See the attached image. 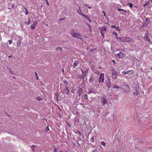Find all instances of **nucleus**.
I'll use <instances>...</instances> for the list:
<instances>
[{"mask_svg": "<svg viewBox=\"0 0 152 152\" xmlns=\"http://www.w3.org/2000/svg\"><path fill=\"white\" fill-rule=\"evenodd\" d=\"M70 34L72 35V37L81 39V34L79 33H76L74 29H72L70 32Z\"/></svg>", "mask_w": 152, "mask_h": 152, "instance_id": "f257e3e1", "label": "nucleus"}, {"mask_svg": "<svg viewBox=\"0 0 152 152\" xmlns=\"http://www.w3.org/2000/svg\"><path fill=\"white\" fill-rule=\"evenodd\" d=\"M89 70V68L87 66H84L83 69H81L82 74L86 76Z\"/></svg>", "mask_w": 152, "mask_h": 152, "instance_id": "f03ea898", "label": "nucleus"}, {"mask_svg": "<svg viewBox=\"0 0 152 152\" xmlns=\"http://www.w3.org/2000/svg\"><path fill=\"white\" fill-rule=\"evenodd\" d=\"M121 89L124 92H128L130 90V87L126 85H123L121 87Z\"/></svg>", "mask_w": 152, "mask_h": 152, "instance_id": "7ed1b4c3", "label": "nucleus"}, {"mask_svg": "<svg viewBox=\"0 0 152 152\" xmlns=\"http://www.w3.org/2000/svg\"><path fill=\"white\" fill-rule=\"evenodd\" d=\"M112 77L113 79H116L118 76L117 71L114 69L112 70Z\"/></svg>", "mask_w": 152, "mask_h": 152, "instance_id": "20e7f679", "label": "nucleus"}, {"mask_svg": "<svg viewBox=\"0 0 152 152\" xmlns=\"http://www.w3.org/2000/svg\"><path fill=\"white\" fill-rule=\"evenodd\" d=\"M115 56L118 58H123L125 56V55L124 53L123 52H120L119 53L115 55Z\"/></svg>", "mask_w": 152, "mask_h": 152, "instance_id": "39448f33", "label": "nucleus"}, {"mask_svg": "<svg viewBox=\"0 0 152 152\" xmlns=\"http://www.w3.org/2000/svg\"><path fill=\"white\" fill-rule=\"evenodd\" d=\"M144 39L145 41H147L149 43L151 42V41L150 40L149 38V36L148 33L147 32L145 35L144 37Z\"/></svg>", "mask_w": 152, "mask_h": 152, "instance_id": "423d86ee", "label": "nucleus"}, {"mask_svg": "<svg viewBox=\"0 0 152 152\" xmlns=\"http://www.w3.org/2000/svg\"><path fill=\"white\" fill-rule=\"evenodd\" d=\"M101 99L102 100L101 101V102L102 103L103 105H105L107 103V99L105 98L104 96H102L101 97Z\"/></svg>", "mask_w": 152, "mask_h": 152, "instance_id": "0eeeda50", "label": "nucleus"}, {"mask_svg": "<svg viewBox=\"0 0 152 152\" xmlns=\"http://www.w3.org/2000/svg\"><path fill=\"white\" fill-rule=\"evenodd\" d=\"M104 73H102L99 78V83L101 82L102 83L104 82Z\"/></svg>", "mask_w": 152, "mask_h": 152, "instance_id": "6e6552de", "label": "nucleus"}, {"mask_svg": "<svg viewBox=\"0 0 152 152\" xmlns=\"http://www.w3.org/2000/svg\"><path fill=\"white\" fill-rule=\"evenodd\" d=\"M135 89H134L133 90L134 91L135 90V92H133V94L134 95L137 96L138 94V92H139V86L137 85H136L135 87Z\"/></svg>", "mask_w": 152, "mask_h": 152, "instance_id": "1a4fd4ad", "label": "nucleus"}, {"mask_svg": "<svg viewBox=\"0 0 152 152\" xmlns=\"http://www.w3.org/2000/svg\"><path fill=\"white\" fill-rule=\"evenodd\" d=\"M133 39L127 37H125V42H126L130 43L131 42H133Z\"/></svg>", "mask_w": 152, "mask_h": 152, "instance_id": "9d476101", "label": "nucleus"}, {"mask_svg": "<svg viewBox=\"0 0 152 152\" xmlns=\"http://www.w3.org/2000/svg\"><path fill=\"white\" fill-rule=\"evenodd\" d=\"M37 20L35 21L30 26V28L31 29L34 30L36 28V26H37Z\"/></svg>", "mask_w": 152, "mask_h": 152, "instance_id": "9b49d317", "label": "nucleus"}, {"mask_svg": "<svg viewBox=\"0 0 152 152\" xmlns=\"http://www.w3.org/2000/svg\"><path fill=\"white\" fill-rule=\"evenodd\" d=\"M129 72H130V74H133L134 73V70H129L127 71H123L122 72V73L124 76H125L126 74H128Z\"/></svg>", "mask_w": 152, "mask_h": 152, "instance_id": "f8f14e48", "label": "nucleus"}, {"mask_svg": "<svg viewBox=\"0 0 152 152\" xmlns=\"http://www.w3.org/2000/svg\"><path fill=\"white\" fill-rule=\"evenodd\" d=\"M78 89L79 90L78 95L79 96H80L83 94L84 92V90L83 89L80 87L78 88Z\"/></svg>", "mask_w": 152, "mask_h": 152, "instance_id": "ddd939ff", "label": "nucleus"}, {"mask_svg": "<svg viewBox=\"0 0 152 152\" xmlns=\"http://www.w3.org/2000/svg\"><path fill=\"white\" fill-rule=\"evenodd\" d=\"M85 76L84 75L82 74V75H78L77 76V78L78 80L80 79H83Z\"/></svg>", "mask_w": 152, "mask_h": 152, "instance_id": "4468645a", "label": "nucleus"}, {"mask_svg": "<svg viewBox=\"0 0 152 152\" xmlns=\"http://www.w3.org/2000/svg\"><path fill=\"white\" fill-rule=\"evenodd\" d=\"M79 62L78 61H74L73 65V68H75L76 66L78 65Z\"/></svg>", "mask_w": 152, "mask_h": 152, "instance_id": "2eb2a0df", "label": "nucleus"}, {"mask_svg": "<svg viewBox=\"0 0 152 152\" xmlns=\"http://www.w3.org/2000/svg\"><path fill=\"white\" fill-rule=\"evenodd\" d=\"M69 90L68 89V87L67 86H66L64 89V92L66 94L68 95V94L69 92Z\"/></svg>", "mask_w": 152, "mask_h": 152, "instance_id": "dca6fc26", "label": "nucleus"}, {"mask_svg": "<svg viewBox=\"0 0 152 152\" xmlns=\"http://www.w3.org/2000/svg\"><path fill=\"white\" fill-rule=\"evenodd\" d=\"M94 77L93 76H91L89 80V83H93L94 82Z\"/></svg>", "mask_w": 152, "mask_h": 152, "instance_id": "f3484780", "label": "nucleus"}, {"mask_svg": "<svg viewBox=\"0 0 152 152\" xmlns=\"http://www.w3.org/2000/svg\"><path fill=\"white\" fill-rule=\"evenodd\" d=\"M79 9L80 10V13H79L78 12V13H79V14H80V15H83L85 17V18L86 19H88V18H89V17L88 16L86 15H84V14H83L82 13V12L80 10V8H79Z\"/></svg>", "mask_w": 152, "mask_h": 152, "instance_id": "a211bd4d", "label": "nucleus"}, {"mask_svg": "<svg viewBox=\"0 0 152 152\" xmlns=\"http://www.w3.org/2000/svg\"><path fill=\"white\" fill-rule=\"evenodd\" d=\"M106 85L107 86L108 88H110L111 87V84L110 79H108L107 82V83Z\"/></svg>", "mask_w": 152, "mask_h": 152, "instance_id": "6ab92c4d", "label": "nucleus"}, {"mask_svg": "<svg viewBox=\"0 0 152 152\" xmlns=\"http://www.w3.org/2000/svg\"><path fill=\"white\" fill-rule=\"evenodd\" d=\"M111 27L112 28H115L117 30V31H120V29L119 27V26H113L112 25L111 26Z\"/></svg>", "mask_w": 152, "mask_h": 152, "instance_id": "aec40b11", "label": "nucleus"}, {"mask_svg": "<svg viewBox=\"0 0 152 152\" xmlns=\"http://www.w3.org/2000/svg\"><path fill=\"white\" fill-rule=\"evenodd\" d=\"M99 29L101 30V31H106L107 29L105 26H103L102 28L101 27H99Z\"/></svg>", "mask_w": 152, "mask_h": 152, "instance_id": "412c9836", "label": "nucleus"}, {"mask_svg": "<svg viewBox=\"0 0 152 152\" xmlns=\"http://www.w3.org/2000/svg\"><path fill=\"white\" fill-rule=\"evenodd\" d=\"M62 82L65 84L66 86H67L68 85V82L66 80L64 79L63 80Z\"/></svg>", "mask_w": 152, "mask_h": 152, "instance_id": "4be33fe9", "label": "nucleus"}, {"mask_svg": "<svg viewBox=\"0 0 152 152\" xmlns=\"http://www.w3.org/2000/svg\"><path fill=\"white\" fill-rule=\"evenodd\" d=\"M95 91V89L93 88H92L89 91V93H88V94H89L90 93H94Z\"/></svg>", "mask_w": 152, "mask_h": 152, "instance_id": "5701e85b", "label": "nucleus"}, {"mask_svg": "<svg viewBox=\"0 0 152 152\" xmlns=\"http://www.w3.org/2000/svg\"><path fill=\"white\" fill-rule=\"evenodd\" d=\"M119 39L121 42H125V38H123L122 37L119 38Z\"/></svg>", "mask_w": 152, "mask_h": 152, "instance_id": "b1692460", "label": "nucleus"}, {"mask_svg": "<svg viewBox=\"0 0 152 152\" xmlns=\"http://www.w3.org/2000/svg\"><path fill=\"white\" fill-rule=\"evenodd\" d=\"M55 98H56L57 100H58L59 98V95L57 93H56L55 94Z\"/></svg>", "mask_w": 152, "mask_h": 152, "instance_id": "393cba45", "label": "nucleus"}, {"mask_svg": "<svg viewBox=\"0 0 152 152\" xmlns=\"http://www.w3.org/2000/svg\"><path fill=\"white\" fill-rule=\"evenodd\" d=\"M114 88H116L117 90H118L120 87H118L117 85H114L113 87Z\"/></svg>", "mask_w": 152, "mask_h": 152, "instance_id": "a878e982", "label": "nucleus"}, {"mask_svg": "<svg viewBox=\"0 0 152 152\" xmlns=\"http://www.w3.org/2000/svg\"><path fill=\"white\" fill-rule=\"evenodd\" d=\"M24 8L25 9V10H26L25 15H27L28 14V10H27V9L26 8V7H24Z\"/></svg>", "mask_w": 152, "mask_h": 152, "instance_id": "bb28decb", "label": "nucleus"}, {"mask_svg": "<svg viewBox=\"0 0 152 152\" xmlns=\"http://www.w3.org/2000/svg\"><path fill=\"white\" fill-rule=\"evenodd\" d=\"M28 22H25V23L26 24V25H29L30 24V22H31V21L30 20V19L29 18V19H28Z\"/></svg>", "mask_w": 152, "mask_h": 152, "instance_id": "cd10ccee", "label": "nucleus"}, {"mask_svg": "<svg viewBox=\"0 0 152 152\" xmlns=\"http://www.w3.org/2000/svg\"><path fill=\"white\" fill-rule=\"evenodd\" d=\"M101 144L103 146H105L106 145L104 141H102L101 142Z\"/></svg>", "mask_w": 152, "mask_h": 152, "instance_id": "c85d7f7f", "label": "nucleus"}, {"mask_svg": "<svg viewBox=\"0 0 152 152\" xmlns=\"http://www.w3.org/2000/svg\"><path fill=\"white\" fill-rule=\"evenodd\" d=\"M37 100H38V101H42V99L41 97L39 96L37 97Z\"/></svg>", "mask_w": 152, "mask_h": 152, "instance_id": "c756f323", "label": "nucleus"}, {"mask_svg": "<svg viewBox=\"0 0 152 152\" xmlns=\"http://www.w3.org/2000/svg\"><path fill=\"white\" fill-rule=\"evenodd\" d=\"M128 4H129V6L131 8L132 7L133 5L132 3H128Z\"/></svg>", "mask_w": 152, "mask_h": 152, "instance_id": "7c9ffc66", "label": "nucleus"}, {"mask_svg": "<svg viewBox=\"0 0 152 152\" xmlns=\"http://www.w3.org/2000/svg\"><path fill=\"white\" fill-rule=\"evenodd\" d=\"M35 146L34 145H32L31 146V149L33 151V152L34 151V148L35 147Z\"/></svg>", "mask_w": 152, "mask_h": 152, "instance_id": "2f4dec72", "label": "nucleus"}, {"mask_svg": "<svg viewBox=\"0 0 152 152\" xmlns=\"http://www.w3.org/2000/svg\"><path fill=\"white\" fill-rule=\"evenodd\" d=\"M113 35H115L116 36H117V35H118V34H117V33H116V32L114 31H113Z\"/></svg>", "mask_w": 152, "mask_h": 152, "instance_id": "473e14b6", "label": "nucleus"}, {"mask_svg": "<svg viewBox=\"0 0 152 152\" xmlns=\"http://www.w3.org/2000/svg\"><path fill=\"white\" fill-rule=\"evenodd\" d=\"M118 11H124L125 12H126V11H125V10H124V9H118Z\"/></svg>", "mask_w": 152, "mask_h": 152, "instance_id": "72a5a7b5", "label": "nucleus"}, {"mask_svg": "<svg viewBox=\"0 0 152 152\" xmlns=\"http://www.w3.org/2000/svg\"><path fill=\"white\" fill-rule=\"evenodd\" d=\"M88 96L87 94H85L84 96V98L85 99H88Z\"/></svg>", "mask_w": 152, "mask_h": 152, "instance_id": "f704fd0d", "label": "nucleus"}, {"mask_svg": "<svg viewBox=\"0 0 152 152\" xmlns=\"http://www.w3.org/2000/svg\"><path fill=\"white\" fill-rule=\"evenodd\" d=\"M145 21L146 22H148L150 21L149 19L148 18H147L145 20Z\"/></svg>", "mask_w": 152, "mask_h": 152, "instance_id": "c9c22d12", "label": "nucleus"}, {"mask_svg": "<svg viewBox=\"0 0 152 152\" xmlns=\"http://www.w3.org/2000/svg\"><path fill=\"white\" fill-rule=\"evenodd\" d=\"M46 1V3L47 4V5L48 6H49L50 5V4H49V3L48 2V0H45Z\"/></svg>", "mask_w": 152, "mask_h": 152, "instance_id": "e433bc0d", "label": "nucleus"}, {"mask_svg": "<svg viewBox=\"0 0 152 152\" xmlns=\"http://www.w3.org/2000/svg\"><path fill=\"white\" fill-rule=\"evenodd\" d=\"M101 34L102 36H103L104 37V35L102 31H101Z\"/></svg>", "mask_w": 152, "mask_h": 152, "instance_id": "4c0bfd02", "label": "nucleus"}, {"mask_svg": "<svg viewBox=\"0 0 152 152\" xmlns=\"http://www.w3.org/2000/svg\"><path fill=\"white\" fill-rule=\"evenodd\" d=\"M9 42L10 44H11L12 43V41L11 40H9Z\"/></svg>", "mask_w": 152, "mask_h": 152, "instance_id": "58836bf2", "label": "nucleus"}, {"mask_svg": "<svg viewBox=\"0 0 152 152\" xmlns=\"http://www.w3.org/2000/svg\"><path fill=\"white\" fill-rule=\"evenodd\" d=\"M91 140L92 141H93L94 142V136H93L91 138Z\"/></svg>", "mask_w": 152, "mask_h": 152, "instance_id": "ea45409f", "label": "nucleus"}, {"mask_svg": "<svg viewBox=\"0 0 152 152\" xmlns=\"http://www.w3.org/2000/svg\"><path fill=\"white\" fill-rule=\"evenodd\" d=\"M58 49H59L60 50H62V49L61 48L58 47L57 48V50H58Z\"/></svg>", "mask_w": 152, "mask_h": 152, "instance_id": "a19ab883", "label": "nucleus"}, {"mask_svg": "<svg viewBox=\"0 0 152 152\" xmlns=\"http://www.w3.org/2000/svg\"><path fill=\"white\" fill-rule=\"evenodd\" d=\"M36 78L37 80H38L39 79V77H38V75L36 76Z\"/></svg>", "mask_w": 152, "mask_h": 152, "instance_id": "79ce46f5", "label": "nucleus"}, {"mask_svg": "<svg viewBox=\"0 0 152 152\" xmlns=\"http://www.w3.org/2000/svg\"><path fill=\"white\" fill-rule=\"evenodd\" d=\"M54 152H57V149H56V148H54Z\"/></svg>", "mask_w": 152, "mask_h": 152, "instance_id": "37998d69", "label": "nucleus"}, {"mask_svg": "<svg viewBox=\"0 0 152 152\" xmlns=\"http://www.w3.org/2000/svg\"><path fill=\"white\" fill-rule=\"evenodd\" d=\"M77 131L78 132V133L79 134V135H81V132L80 131H79L78 130H77Z\"/></svg>", "mask_w": 152, "mask_h": 152, "instance_id": "c03bdc74", "label": "nucleus"}, {"mask_svg": "<svg viewBox=\"0 0 152 152\" xmlns=\"http://www.w3.org/2000/svg\"><path fill=\"white\" fill-rule=\"evenodd\" d=\"M75 91V90H73V89H72V90L71 91V92L72 93H73Z\"/></svg>", "mask_w": 152, "mask_h": 152, "instance_id": "a18cd8bd", "label": "nucleus"}, {"mask_svg": "<svg viewBox=\"0 0 152 152\" xmlns=\"http://www.w3.org/2000/svg\"><path fill=\"white\" fill-rule=\"evenodd\" d=\"M112 61L114 63V64H115V61L113 60H112Z\"/></svg>", "mask_w": 152, "mask_h": 152, "instance_id": "49530a36", "label": "nucleus"}, {"mask_svg": "<svg viewBox=\"0 0 152 152\" xmlns=\"http://www.w3.org/2000/svg\"><path fill=\"white\" fill-rule=\"evenodd\" d=\"M10 73L11 74H13V72L11 71V69H10Z\"/></svg>", "mask_w": 152, "mask_h": 152, "instance_id": "de8ad7c7", "label": "nucleus"}, {"mask_svg": "<svg viewBox=\"0 0 152 152\" xmlns=\"http://www.w3.org/2000/svg\"><path fill=\"white\" fill-rule=\"evenodd\" d=\"M102 12L104 13V15L105 16H106V14L105 13V12L104 11H102Z\"/></svg>", "mask_w": 152, "mask_h": 152, "instance_id": "09e8293b", "label": "nucleus"}, {"mask_svg": "<svg viewBox=\"0 0 152 152\" xmlns=\"http://www.w3.org/2000/svg\"><path fill=\"white\" fill-rule=\"evenodd\" d=\"M87 20L89 21L90 22H91V20H90V19L89 18H88V19Z\"/></svg>", "mask_w": 152, "mask_h": 152, "instance_id": "8fccbe9b", "label": "nucleus"}, {"mask_svg": "<svg viewBox=\"0 0 152 152\" xmlns=\"http://www.w3.org/2000/svg\"><path fill=\"white\" fill-rule=\"evenodd\" d=\"M65 18H61V19H60L59 20V21H60L61 20H63L64 19H65Z\"/></svg>", "mask_w": 152, "mask_h": 152, "instance_id": "3c124183", "label": "nucleus"}, {"mask_svg": "<svg viewBox=\"0 0 152 152\" xmlns=\"http://www.w3.org/2000/svg\"><path fill=\"white\" fill-rule=\"evenodd\" d=\"M139 142L140 143H142V141H139Z\"/></svg>", "mask_w": 152, "mask_h": 152, "instance_id": "603ef678", "label": "nucleus"}, {"mask_svg": "<svg viewBox=\"0 0 152 152\" xmlns=\"http://www.w3.org/2000/svg\"><path fill=\"white\" fill-rule=\"evenodd\" d=\"M14 4H13L12 5V8H13V7H14Z\"/></svg>", "mask_w": 152, "mask_h": 152, "instance_id": "864d4df0", "label": "nucleus"}, {"mask_svg": "<svg viewBox=\"0 0 152 152\" xmlns=\"http://www.w3.org/2000/svg\"><path fill=\"white\" fill-rule=\"evenodd\" d=\"M143 26H142L141 27H140V29H142L143 28Z\"/></svg>", "mask_w": 152, "mask_h": 152, "instance_id": "5fc2aeb1", "label": "nucleus"}, {"mask_svg": "<svg viewBox=\"0 0 152 152\" xmlns=\"http://www.w3.org/2000/svg\"><path fill=\"white\" fill-rule=\"evenodd\" d=\"M9 57V58H12V56L11 55V56H9V57Z\"/></svg>", "mask_w": 152, "mask_h": 152, "instance_id": "6e6d98bb", "label": "nucleus"}, {"mask_svg": "<svg viewBox=\"0 0 152 152\" xmlns=\"http://www.w3.org/2000/svg\"><path fill=\"white\" fill-rule=\"evenodd\" d=\"M43 120H45L46 121H47V120L45 118H43Z\"/></svg>", "mask_w": 152, "mask_h": 152, "instance_id": "4d7b16f0", "label": "nucleus"}, {"mask_svg": "<svg viewBox=\"0 0 152 152\" xmlns=\"http://www.w3.org/2000/svg\"><path fill=\"white\" fill-rule=\"evenodd\" d=\"M88 7V8H89V9H90L91 8V7L90 6Z\"/></svg>", "mask_w": 152, "mask_h": 152, "instance_id": "13d9d810", "label": "nucleus"}, {"mask_svg": "<svg viewBox=\"0 0 152 152\" xmlns=\"http://www.w3.org/2000/svg\"><path fill=\"white\" fill-rule=\"evenodd\" d=\"M96 74H98L99 73L98 72H97V71H96Z\"/></svg>", "mask_w": 152, "mask_h": 152, "instance_id": "bf43d9fd", "label": "nucleus"}, {"mask_svg": "<svg viewBox=\"0 0 152 152\" xmlns=\"http://www.w3.org/2000/svg\"><path fill=\"white\" fill-rule=\"evenodd\" d=\"M84 5L86 7H88V5L87 4H85Z\"/></svg>", "mask_w": 152, "mask_h": 152, "instance_id": "052dcab7", "label": "nucleus"}, {"mask_svg": "<svg viewBox=\"0 0 152 152\" xmlns=\"http://www.w3.org/2000/svg\"><path fill=\"white\" fill-rule=\"evenodd\" d=\"M119 38H120L119 37H116V39H119Z\"/></svg>", "mask_w": 152, "mask_h": 152, "instance_id": "680f3d73", "label": "nucleus"}, {"mask_svg": "<svg viewBox=\"0 0 152 152\" xmlns=\"http://www.w3.org/2000/svg\"><path fill=\"white\" fill-rule=\"evenodd\" d=\"M150 69L152 70V66L150 68Z\"/></svg>", "mask_w": 152, "mask_h": 152, "instance_id": "e2e57ef3", "label": "nucleus"}, {"mask_svg": "<svg viewBox=\"0 0 152 152\" xmlns=\"http://www.w3.org/2000/svg\"><path fill=\"white\" fill-rule=\"evenodd\" d=\"M62 71L63 72H64V69H62Z\"/></svg>", "mask_w": 152, "mask_h": 152, "instance_id": "0e129e2a", "label": "nucleus"}, {"mask_svg": "<svg viewBox=\"0 0 152 152\" xmlns=\"http://www.w3.org/2000/svg\"><path fill=\"white\" fill-rule=\"evenodd\" d=\"M35 75H36V76L37 75V72H35Z\"/></svg>", "mask_w": 152, "mask_h": 152, "instance_id": "69168bd1", "label": "nucleus"}, {"mask_svg": "<svg viewBox=\"0 0 152 152\" xmlns=\"http://www.w3.org/2000/svg\"><path fill=\"white\" fill-rule=\"evenodd\" d=\"M20 43V42L19 43H18V42H17V44L18 45V44H19Z\"/></svg>", "mask_w": 152, "mask_h": 152, "instance_id": "338daca9", "label": "nucleus"}, {"mask_svg": "<svg viewBox=\"0 0 152 152\" xmlns=\"http://www.w3.org/2000/svg\"><path fill=\"white\" fill-rule=\"evenodd\" d=\"M20 43V42L19 43H18V42H17V44L18 45V44H19Z\"/></svg>", "mask_w": 152, "mask_h": 152, "instance_id": "774afa93", "label": "nucleus"}]
</instances>
